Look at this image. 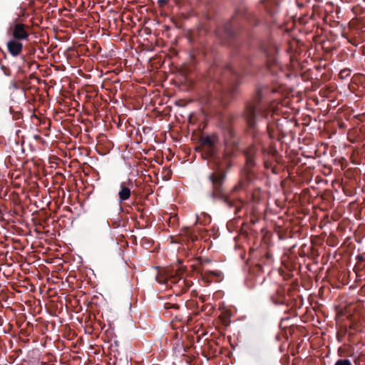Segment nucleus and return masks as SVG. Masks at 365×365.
Instances as JSON below:
<instances>
[{
    "instance_id": "f257e3e1",
    "label": "nucleus",
    "mask_w": 365,
    "mask_h": 365,
    "mask_svg": "<svg viewBox=\"0 0 365 365\" xmlns=\"http://www.w3.org/2000/svg\"><path fill=\"white\" fill-rule=\"evenodd\" d=\"M278 92L277 88H270L268 86L258 88L250 101L245 104L242 117L246 122L248 135L252 138V143L243 150L245 158V173L246 183H250L255 178V170L258 166L257 154L262 152L264 159L263 163L266 169H272L276 173L275 168L272 167L270 158L278 161L279 153L274 145L271 144L266 148L263 143L262 135L257 129V119L262 111L261 105L268 95Z\"/></svg>"
},
{
    "instance_id": "f03ea898",
    "label": "nucleus",
    "mask_w": 365,
    "mask_h": 365,
    "mask_svg": "<svg viewBox=\"0 0 365 365\" xmlns=\"http://www.w3.org/2000/svg\"><path fill=\"white\" fill-rule=\"evenodd\" d=\"M237 55L235 63L237 68L228 64L214 63L208 71L207 83L208 101L212 103L217 100L223 105L227 104L237 93L241 76L249 73L252 60L246 53L245 46L238 48V43L235 46Z\"/></svg>"
},
{
    "instance_id": "7ed1b4c3",
    "label": "nucleus",
    "mask_w": 365,
    "mask_h": 365,
    "mask_svg": "<svg viewBox=\"0 0 365 365\" xmlns=\"http://www.w3.org/2000/svg\"><path fill=\"white\" fill-rule=\"evenodd\" d=\"M259 23V21L255 14L245 9H239L229 21L222 26H217L215 32L223 43L235 46L242 33L248 32L249 27L254 28Z\"/></svg>"
},
{
    "instance_id": "20e7f679",
    "label": "nucleus",
    "mask_w": 365,
    "mask_h": 365,
    "mask_svg": "<svg viewBox=\"0 0 365 365\" xmlns=\"http://www.w3.org/2000/svg\"><path fill=\"white\" fill-rule=\"evenodd\" d=\"M235 115H228L221 122V126L224 137L223 157L228 159L233 156L239 148L240 138L233 127Z\"/></svg>"
},
{
    "instance_id": "39448f33",
    "label": "nucleus",
    "mask_w": 365,
    "mask_h": 365,
    "mask_svg": "<svg viewBox=\"0 0 365 365\" xmlns=\"http://www.w3.org/2000/svg\"><path fill=\"white\" fill-rule=\"evenodd\" d=\"M226 178V172L220 168L216 169L209 175L208 179L211 183L209 196L213 200H222L227 205L232 207V204L226 195L224 186Z\"/></svg>"
},
{
    "instance_id": "423d86ee",
    "label": "nucleus",
    "mask_w": 365,
    "mask_h": 365,
    "mask_svg": "<svg viewBox=\"0 0 365 365\" xmlns=\"http://www.w3.org/2000/svg\"><path fill=\"white\" fill-rule=\"evenodd\" d=\"M29 26L16 21L10 24L7 34L12 37V39L18 41L27 40L29 36Z\"/></svg>"
},
{
    "instance_id": "0eeeda50",
    "label": "nucleus",
    "mask_w": 365,
    "mask_h": 365,
    "mask_svg": "<svg viewBox=\"0 0 365 365\" xmlns=\"http://www.w3.org/2000/svg\"><path fill=\"white\" fill-rule=\"evenodd\" d=\"M218 136L215 134L212 135H202L200 138L201 145L208 158H214L217 154L216 144L218 142Z\"/></svg>"
},
{
    "instance_id": "6e6552de",
    "label": "nucleus",
    "mask_w": 365,
    "mask_h": 365,
    "mask_svg": "<svg viewBox=\"0 0 365 365\" xmlns=\"http://www.w3.org/2000/svg\"><path fill=\"white\" fill-rule=\"evenodd\" d=\"M343 36L353 46H356L365 41V31L356 26L350 27L349 32L344 34Z\"/></svg>"
},
{
    "instance_id": "1a4fd4ad",
    "label": "nucleus",
    "mask_w": 365,
    "mask_h": 365,
    "mask_svg": "<svg viewBox=\"0 0 365 365\" xmlns=\"http://www.w3.org/2000/svg\"><path fill=\"white\" fill-rule=\"evenodd\" d=\"M260 49L263 51L267 56L274 58L277 52L278 48L274 39L269 36L264 41H262L259 44Z\"/></svg>"
},
{
    "instance_id": "9d476101",
    "label": "nucleus",
    "mask_w": 365,
    "mask_h": 365,
    "mask_svg": "<svg viewBox=\"0 0 365 365\" xmlns=\"http://www.w3.org/2000/svg\"><path fill=\"white\" fill-rule=\"evenodd\" d=\"M23 44L21 41L11 39L7 43V49L11 55L16 56L22 51Z\"/></svg>"
},
{
    "instance_id": "9b49d317",
    "label": "nucleus",
    "mask_w": 365,
    "mask_h": 365,
    "mask_svg": "<svg viewBox=\"0 0 365 365\" xmlns=\"http://www.w3.org/2000/svg\"><path fill=\"white\" fill-rule=\"evenodd\" d=\"M273 262V256L267 252L264 255L262 256L259 260V262L256 264V269L259 272H264V266L269 267Z\"/></svg>"
},
{
    "instance_id": "f8f14e48",
    "label": "nucleus",
    "mask_w": 365,
    "mask_h": 365,
    "mask_svg": "<svg viewBox=\"0 0 365 365\" xmlns=\"http://www.w3.org/2000/svg\"><path fill=\"white\" fill-rule=\"evenodd\" d=\"M180 235L185 237L182 240L194 242L197 240V236L195 234L193 230L190 227H185L181 229Z\"/></svg>"
},
{
    "instance_id": "ddd939ff",
    "label": "nucleus",
    "mask_w": 365,
    "mask_h": 365,
    "mask_svg": "<svg viewBox=\"0 0 365 365\" xmlns=\"http://www.w3.org/2000/svg\"><path fill=\"white\" fill-rule=\"evenodd\" d=\"M130 188L126 185L125 182H121L118 192L119 201L123 202L127 200L130 197Z\"/></svg>"
},
{
    "instance_id": "4468645a",
    "label": "nucleus",
    "mask_w": 365,
    "mask_h": 365,
    "mask_svg": "<svg viewBox=\"0 0 365 365\" xmlns=\"http://www.w3.org/2000/svg\"><path fill=\"white\" fill-rule=\"evenodd\" d=\"M222 273L217 271H205L202 275V279L207 284L212 282V277H221Z\"/></svg>"
},
{
    "instance_id": "2eb2a0df",
    "label": "nucleus",
    "mask_w": 365,
    "mask_h": 365,
    "mask_svg": "<svg viewBox=\"0 0 365 365\" xmlns=\"http://www.w3.org/2000/svg\"><path fill=\"white\" fill-rule=\"evenodd\" d=\"M206 34V31L205 29L203 28H200V29H198L197 31V32H195V34H193L192 35V38H193V41L195 42H197L199 43L200 44H203L204 43V41L202 39L200 38V36L202 35H204Z\"/></svg>"
},
{
    "instance_id": "dca6fc26",
    "label": "nucleus",
    "mask_w": 365,
    "mask_h": 365,
    "mask_svg": "<svg viewBox=\"0 0 365 365\" xmlns=\"http://www.w3.org/2000/svg\"><path fill=\"white\" fill-rule=\"evenodd\" d=\"M271 300L274 304H282L284 302V296L282 294H279L277 299H275L274 296H272Z\"/></svg>"
},
{
    "instance_id": "f3484780",
    "label": "nucleus",
    "mask_w": 365,
    "mask_h": 365,
    "mask_svg": "<svg viewBox=\"0 0 365 365\" xmlns=\"http://www.w3.org/2000/svg\"><path fill=\"white\" fill-rule=\"evenodd\" d=\"M178 222V218L176 215H173V216H169L168 220V223L169 227H174L175 225H177Z\"/></svg>"
},
{
    "instance_id": "a211bd4d",
    "label": "nucleus",
    "mask_w": 365,
    "mask_h": 365,
    "mask_svg": "<svg viewBox=\"0 0 365 365\" xmlns=\"http://www.w3.org/2000/svg\"><path fill=\"white\" fill-rule=\"evenodd\" d=\"M182 283L183 284L182 287V292H187L188 289L192 285V282L188 279H183Z\"/></svg>"
},
{
    "instance_id": "6ab92c4d",
    "label": "nucleus",
    "mask_w": 365,
    "mask_h": 365,
    "mask_svg": "<svg viewBox=\"0 0 365 365\" xmlns=\"http://www.w3.org/2000/svg\"><path fill=\"white\" fill-rule=\"evenodd\" d=\"M223 317L220 319H230L233 317V310L232 309H226L222 312Z\"/></svg>"
},
{
    "instance_id": "aec40b11",
    "label": "nucleus",
    "mask_w": 365,
    "mask_h": 365,
    "mask_svg": "<svg viewBox=\"0 0 365 365\" xmlns=\"http://www.w3.org/2000/svg\"><path fill=\"white\" fill-rule=\"evenodd\" d=\"M351 75V70L349 68H344L339 72V78L344 79Z\"/></svg>"
},
{
    "instance_id": "412c9836",
    "label": "nucleus",
    "mask_w": 365,
    "mask_h": 365,
    "mask_svg": "<svg viewBox=\"0 0 365 365\" xmlns=\"http://www.w3.org/2000/svg\"><path fill=\"white\" fill-rule=\"evenodd\" d=\"M334 365H352L349 359H339Z\"/></svg>"
},
{
    "instance_id": "4be33fe9",
    "label": "nucleus",
    "mask_w": 365,
    "mask_h": 365,
    "mask_svg": "<svg viewBox=\"0 0 365 365\" xmlns=\"http://www.w3.org/2000/svg\"><path fill=\"white\" fill-rule=\"evenodd\" d=\"M156 280L160 284H165L168 282L167 278L161 274L156 276Z\"/></svg>"
},
{
    "instance_id": "5701e85b",
    "label": "nucleus",
    "mask_w": 365,
    "mask_h": 365,
    "mask_svg": "<svg viewBox=\"0 0 365 365\" xmlns=\"http://www.w3.org/2000/svg\"><path fill=\"white\" fill-rule=\"evenodd\" d=\"M245 183L244 182H239L237 185H236L234 188H233V192H236V191H238L240 189H242L245 186Z\"/></svg>"
},
{
    "instance_id": "b1692460",
    "label": "nucleus",
    "mask_w": 365,
    "mask_h": 365,
    "mask_svg": "<svg viewBox=\"0 0 365 365\" xmlns=\"http://www.w3.org/2000/svg\"><path fill=\"white\" fill-rule=\"evenodd\" d=\"M1 70H2V71H3V72H4V73L6 76H11V70H10L9 68H7V67H6L5 66H3V65H2V66H1Z\"/></svg>"
},
{
    "instance_id": "393cba45",
    "label": "nucleus",
    "mask_w": 365,
    "mask_h": 365,
    "mask_svg": "<svg viewBox=\"0 0 365 365\" xmlns=\"http://www.w3.org/2000/svg\"><path fill=\"white\" fill-rule=\"evenodd\" d=\"M341 314V308H340V306H338L336 307V316L335 317V319H337V318L340 317Z\"/></svg>"
},
{
    "instance_id": "a878e982",
    "label": "nucleus",
    "mask_w": 365,
    "mask_h": 365,
    "mask_svg": "<svg viewBox=\"0 0 365 365\" xmlns=\"http://www.w3.org/2000/svg\"><path fill=\"white\" fill-rule=\"evenodd\" d=\"M179 279H178V277H176V276H173V277L170 279V281H171V282H173V283H176V282H178Z\"/></svg>"
},
{
    "instance_id": "bb28decb",
    "label": "nucleus",
    "mask_w": 365,
    "mask_h": 365,
    "mask_svg": "<svg viewBox=\"0 0 365 365\" xmlns=\"http://www.w3.org/2000/svg\"><path fill=\"white\" fill-rule=\"evenodd\" d=\"M136 210L139 212H141L143 213V209L141 208V205H137L136 206Z\"/></svg>"
},
{
    "instance_id": "cd10ccee",
    "label": "nucleus",
    "mask_w": 365,
    "mask_h": 365,
    "mask_svg": "<svg viewBox=\"0 0 365 365\" xmlns=\"http://www.w3.org/2000/svg\"><path fill=\"white\" fill-rule=\"evenodd\" d=\"M96 324L97 325H98L99 327H101V328L103 327V325H102V321H100V320H98V321H95Z\"/></svg>"
},
{
    "instance_id": "c85d7f7f",
    "label": "nucleus",
    "mask_w": 365,
    "mask_h": 365,
    "mask_svg": "<svg viewBox=\"0 0 365 365\" xmlns=\"http://www.w3.org/2000/svg\"><path fill=\"white\" fill-rule=\"evenodd\" d=\"M16 322L19 328H20L22 326V322H21V321H16Z\"/></svg>"
},
{
    "instance_id": "c756f323",
    "label": "nucleus",
    "mask_w": 365,
    "mask_h": 365,
    "mask_svg": "<svg viewBox=\"0 0 365 365\" xmlns=\"http://www.w3.org/2000/svg\"><path fill=\"white\" fill-rule=\"evenodd\" d=\"M200 299L202 301V302H205L206 300V298L205 296H200Z\"/></svg>"
},
{
    "instance_id": "7c9ffc66",
    "label": "nucleus",
    "mask_w": 365,
    "mask_h": 365,
    "mask_svg": "<svg viewBox=\"0 0 365 365\" xmlns=\"http://www.w3.org/2000/svg\"><path fill=\"white\" fill-rule=\"evenodd\" d=\"M34 138L36 139V140H39L41 139V138L39 136V135H35L34 136Z\"/></svg>"
},
{
    "instance_id": "2f4dec72",
    "label": "nucleus",
    "mask_w": 365,
    "mask_h": 365,
    "mask_svg": "<svg viewBox=\"0 0 365 365\" xmlns=\"http://www.w3.org/2000/svg\"><path fill=\"white\" fill-rule=\"evenodd\" d=\"M171 307L175 308V309H178V307L177 304H173V305L171 306Z\"/></svg>"
},
{
    "instance_id": "473e14b6",
    "label": "nucleus",
    "mask_w": 365,
    "mask_h": 365,
    "mask_svg": "<svg viewBox=\"0 0 365 365\" xmlns=\"http://www.w3.org/2000/svg\"><path fill=\"white\" fill-rule=\"evenodd\" d=\"M361 290H362L363 292H365V284H364V285H363V287H361Z\"/></svg>"
},
{
    "instance_id": "72a5a7b5",
    "label": "nucleus",
    "mask_w": 365,
    "mask_h": 365,
    "mask_svg": "<svg viewBox=\"0 0 365 365\" xmlns=\"http://www.w3.org/2000/svg\"><path fill=\"white\" fill-rule=\"evenodd\" d=\"M240 210V207H237L236 208V212H239Z\"/></svg>"
},
{
    "instance_id": "f704fd0d",
    "label": "nucleus",
    "mask_w": 365,
    "mask_h": 365,
    "mask_svg": "<svg viewBox=\"0 0 365 365\" xmlns=\"http://www.w3.org/2000/svg\"><path fill=\"white\" fill-rule=\"evenodd\" d=\"M26 325H27L28 327H29V326H31V323H30L29 322H28L26 323Z\"/></svg>"
},
{
    "instance_id": "c9c22d12",
    "label": "nucleus",
    "mask_w": 365,
    "mask_h": 365,
    "mask_svg": "<svg viewBox=\"0 0 365 365\" xmlns=\"http://www.w3.org/2000/svg\"><path fill=\"white\" fill-rule=\"evenodd\" d=\"M282 319H287V320H289V317L282 318Z\"/></svg>"
}]
</instances>
